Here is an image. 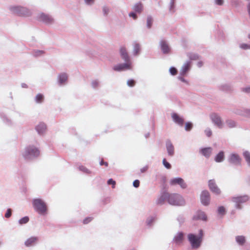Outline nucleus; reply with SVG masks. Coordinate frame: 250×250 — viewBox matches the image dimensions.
<instances>
[{
    "mask_svg": "<svg viewBox=\"0 0 250 250\" xmlns=\"http://www.w3.org/2000/svg\"><path fill=\"white\" fill-rule=\"evenodd\" d=\"M194 218L195 219H201L205 221L207 220V217L204 212L200 211L198 212L197 215Z\"/></svg>",
    "mask_w": 250,
    "mask_h": 250,
    "instance_id": "23",
    "label": "nucleus"
},
{
    "mask_svg": "<svg viewBox=\"0 0 250 250\" xmlns=\"http://www.w3.org/2000/svg\"><path fill=\"white\" fill-rule=\"evenodd\" d=\"M249 38L250 39V35L249 36Z\"/></svg>",
    "mask_w": 250,
    "mask_h": 250,
    "instance_id": "55",
    "label": "nucleus"
},
{
    "mask_svg": "<svg viewBox=\"0 0 250 250\" xmlns=\"http://www.w3.org/2000/svg\"><path fill=\"white\" fill-rule=\"evenodd\" d=\"M160 45L162 51L164 54H168L170 52V48L166 41H161L160 42Z\"/></svg>",
    "mask_w": 250,
    "mask_h": 250,
    "instance_id": "16",
    "label": "nucleus"
},
{
    "mask_svg": "<svg viewBox=\"0 0 250 250\" xmlns=\"http://www.w3.org/2000/svg\"><path fill=\"white\" fill-rule=\"evenodd\" d=\"M191 65L190 62H187L184 64L180 71V74L184 76L186 75L187 73L189 70Z\"/></svg>",
    "mask_w": 250,
    "mask_h": 250,
    "instance_id": "14",
    "label": "nucleus"
},
{
    "mask_svg": "<svg viewBox=\"0 0 250 250\" xmlns=\"http://www.w3.org/2000/svg\"><path fill=\"white\" fill-rule=\"evenodd\" d=\"M184 238V234L182 232H178L177 235L175 236L174 240L177 244H180L182 243Z\"/></svg>",
    "mask_w": 250,
    "mask_h": 250,
    "instance_id": "22",
    "label": "nucleus"
},
{
    "mask_svg": "<svg viewBox=\"0 0 250 250\" xmlns=\"http://www.w3.org/2000/svg\"><path fill=\"white\" fill-rule=\"evenodd\" d=\"M224 158V152L221 151L219 152L217 156L215 157V160L217 162H222Z\"/></svg>",
    "mask_w": 250,
    "mask_h": 250,
    "instance_id": "25",
    "label": "nucleus"
},
{
    "mask_svg": "<svg viewBox=\"0 0 250 250\" xmlns=\"http://www.w3.org/2000/svg\"><path fill=\"white\" fill-rule=\"evenodd\" d=\"M166 147L168 155L173 156L174 153V148L172 144L169 141L166 143Z\"/></svg>",
    "mask_w": 250,
    "mask_h": 250,
    "instance_id": "18",
    "label": "nucleus"
},
{
    "mask_svg": "<svg viewBox=\"0 0 250 250\" xmlns=\"http://www.w3.org/2000/svg\"><path fill=\"white\" fill-rule=\"evenodd\" d=\"M169 71L172 75H175L177 73V70L175 67H171Z\"/></svg>",
    "mask_w": 250,
    "mask_h": 250,
    "instance_id": "39",
    "label": "nucleus"
},
{
    "mask_svg": "<svg viewBox=\"0 0 250 250\" xmlns=\"http://www.w3.org/2000/svg\"><path fill=\"white\" fill-rule=\"evenodd\" d=\"M43 96L41 94H38L36 97V101L37 103H42L43 100Z\"/></svg>",
    "mask_w": 250,
    "mask_h": 250,
    "instance_id": "29",
    "label": "nucleus"
},
{
    "mask_svg": "<svg viewBox=\"0 0 250 250\" xmlns=\"http://www.w3.org/2000/svg\"><path fill=\"white\" fill-rule=\"evenodd\" d=\"M38 239L37 237H32L28 239L25 242V245L27 247H30L35 244L38 241Z\"/></svg>",
    "mask_w": 250,
    "mask_h": 250,
    "instance_id": "19",
    "label": "nucleus"
},
{
    "mask_svg": "<svg viewBox=\"0 0 250 250\" xmlns=\"http://www.w3.org/2000/svg\"><path fill=\"white\" fill-rule=\"evenodd\" d=\"M93 0H85L86 3H90L91 1H92Z\"/></svg>",
    "mask_w": 250,
    "mask_h": 250,
    "instance_id": "54",
    "label": "nucleus"
},
{
    "mask_svg": "<svg viewBox=\"0 0 250 250\" xmlns=\"http://www.w3.org/2000/svg\"><path fill=\"white\" fill-rule=\"evenodd\" d=\"M67 80V76L65 73L61 74L59 76V82L61 84L64 83Z\"/></svg>",
    "mask_w": 250,
    "mask_h": 250,
    "instance_id": "24",
    "label": "nucleus"
},
{
    "mask_svg": "<svg viewBox=\"0 0 250 250\" xmlns=\"http://www.w3.org/2000/svg\"><path fill=\"white\" fill-rule=\"evenodd\" d=\"M93 219V218L92 217H87L86 218H85L83 221V223L84 224H88V223H89L90 222H91Z\"/></svg>",
    "mask_w": 250,
    "mask_h": 250,
    "instance_id": "41",
    "label": "nucleus"
},
{
    "mask_svg": "<svg viewBox=\"0 0 250 250\" xmlns=\"http://www.w3.org/2000/svg\"><path fill=\"white\" fill-rule=\"evenodd\" d=\"M192 127V124L191 123L188 122L186 124L185 129L187 131H189Z\"/></svg>",
    "mask_w": 250,
    "mask_h": 250,
    "instance_id": "36",
    "label": "nucleus"
},
{
    "mask_svg": "<svg viewBox=\"0 0 250 250\" xmlns=\"http://www.w3.org/2000/svg\"><path fill=\"white\" fill-rule=\"evenodd\" d=\"M179 79L183 82H186V80L182 77H180Z\"/></svg>",
    "mask_w": 250,
    "mask_h": 250,
    "instance_id": "53",
    "label": "nucleus"
},
{
    "mask_svg": "<svg viewBox=\"0 0 250 250\" xmlns=\"http://www.w3.org/2000/svg\"><path fill=\"white\" fill-rule=\"evenodd\" d=\"M208 187L210 190L216 195L221 193V190L217 186L214 180H210L208 181Z\"/></svg>",
    "mask_w": 250,
    "mask_h": 250,
    "instance_id": "10",
    "label": "nucleus"
},
{
    "mask_svg": "<svg viewBox=\"0 0 250 250\" xmlns=\"http://www.w3.org/2000/svg\"><path fill=\"white\" fill-rule=\"evenodd\" d=\"M249 200V197L247 195L240 196L234 197L232 198V201L235 203L236 206L238 208H240V204L245 203Z\"/></svg>",
    "mask_w": 250,
    "mask_h": 250,
    "instance_id": "6",
    "label": "nucleus"
},
{
    "mask_svg": "<svg viewBox=\"0 0 250 250\" xmlns=\"http://www.w3.org/2000/svg\"><path fill=\"white\" fill-rule=\"evenodd\" d=\"M46 127L44 123H40L36 127V130L39 134H42L46 130Z\"/></svg>",
    "mask_w": 250,
    "mask_h": 250,
    "instance_id": "21",
    "label": "nucleus"
},
{
    "mask_svg": "<svg viewBox=\"0 0 250 250\" xmlns=\"http://www.w3.org/2000/svg\"><path fill=\"white\" fill-rule=\"evenodd\" d=\"M129 16L131 17H132L133 18L134 20H136L137 19V15H136L135 13H130L129 14Z\"/></svg>",
    "mask_w": 250,
    "mask_h": 250,
    "instance_id": "47",
    "label": "nucleus"
},
{
    "mask_svg": "<svg viewBox=\"0 0 250 250\" xmlns=\"http://www.w3.org/2000/svg\"><path fill=\"white\" fill-rule=\"evenodd\" d=\"M215 2L217 4L221 5L223 3V0H215Z\"/></svg>",
    "mask_w": 250,
    "mask_h": 250,
    "instance_id": "50",
    "label": "nucleus"
},
{
    "mask_svg": "<svg viewBox=\"0 0 250 250\" xmlns=\"http://www.w3.org/2000/svg\"><path fill=\"white\" fill-rule=\"evenodd\" d=\"M140 185V181L138 180H136L133 182V186L135 188H138Z\"/></svg>",
    "mask_w": 250,
    "mask_h": 250,
    "instance_id": "45",
    "label": "nucleus"
},
{
    "mask_svg": "<svg viewBox=\"0 0 250 250\" xmlns=\"http://www.w3.org/2000/svg\"><path fill=\"white\" fill-rule=\"evenodd\" d=\"M218 211L219 214L224 215L225 213V208L224 207L221 206L219 207Z\"/></svg>",
    "mask_w": 250,
    "mask_h": 250,
    "instance_id": "37",
    "label": "nucleus"
},
{
    "mask_svg": "<svg viewBox=\"0 0 250 250\" xmlns=\"http://www.w3.org/2000/svg\"><path fill=\"white\" fill-rule=\"evenodd\" d=\"M200 199L203 205L205 206L208 205L210 202V195L208 191L207 190L202 191Z\"/></svg>",
    "mask_w": 250,
    "mask_h": 250,
    "instance_id": "9",
    "label": "nucleus"
},
{
    "mask_svg": "<svg viewBox=\"0 0 250 250\" xmlns=\"http://www.w3.org/2000/svg\"><path fill=\"white\" fill-rule=\"evenodd\" d=\"M172 118L173 121L178 124L179 125L182 126L184 123V119L180 117L178 114L176 113H173L172 115Z\"/></svg>",
    "mask_w": 250,
    "mask_h": 250,
    "instance_id": "17",
    "label": "nucleus"
},
{
    "mask_svg": "<svg viewBox=\"0 0 250 250\" xmlns=\"http://www.w3.org/2000/svg\"><path fill=\"white\" fill-rule=\"evenodd\" d=\"M205 133L208 137H210L212 135V131L209 128H208L205 130Z\"/></svg>",
    "mask_w": 250,
    "mask_h": 250,
    "instance_id": "43",
    "label": "nucleus"
},
{
    "mask_svg": "<svg viewBox=\"0 0 250 250\" xmlns=\"http://www.w3.org/2000/svg\"><path fill=\"white\" fill-rule=\"evenodd\" d=\"M212 149L211 147H206L201 149L200 152L206 157H209L211 153Z\"/></svg>",
    "mask_w": 250,
    "mask_h": 250,
    "instance_id": "20",
    "label": "nucleus"
},
{
    "mask_svg": "<svg viewBox=\"0 0 250 250\" xmlns=\"http://www.w3.org/2000/svg\"><path fill=\"white\" fill-rule=\"evenodd\" d=\"M107 184L108 185H112V188H114L115 185H116V182L114 180H113L112 179H110L108 180Z\"/></svg>",
    "mask_w": 250,
    "mask_h": 250,
    "instance_id": "38",
    "label": "nucleus"
},
{
    "mask_svg": "<svg viewBox=\"0 0 250 250\" xmlns=\"http://www.w3.org/2000/svg\"><path fill=\"white\" fill-rule=\"evenodd\" d=\"M39 20L46 23H49L53 21V19L50 17L43 13L39 15Z\"/></svg>",
    "mask_w": 250,
    "mask_h": 250,
    "instance_id": "15",
    "label": "nucleus"
},
{
    "mask_svg": "<svg viewBox=\"0 0 250 250\" xmlns=\"http://www.w3.org/2000/svg\"><path fill=\"white\" fill-rule=\"evenodd\" d=\"M12 214V210L10 208H8L7 210L6 213L5 214V217L6 218H9Z\"/></svg>",
    "mask_w": 250,
    "mask_h": 250,
    "instance_id": "40",
    "label": "nucleus"
},
{
    "mask_svg": "<svg viewBox=\"0 0 250 250\" xmlns=\"http://www.w3.org/2000/svg\"><path fill=\"white\" fill-rule=\"evenodd\" d=\"M140 50V47L139 44H135L134 47V54L137 55L139 54Z\"/></svg>",
    "mask_w": 250,
    "mask_h": 250,
    "instance_id": "30",
    "label": "nucleus"
},
{
    "mask_svg": "<svg viewBox=\"0 0 250 250\" xmlns=\"http://www.w3.org/2000/svg\"><path fill=\"white\" fill-rule=\"evenodd\" d=\"M240 47L244 49H250V45L247 44L243 43L240 45Z\"/></svg>",
    "mask_w": 250,
    "mask_h": 250,
    "instance_id": "42",
    "label": "nucleus"
},
{
    "mask_svg": "<svg viewBox=\"0 0 250 250\" xmlns=\"http://www.w3.org/2000/svg\"><path fill=\"white\" fill-rule=\"evenodd\" d=\"M103 11L104 12V15H106L109 12V9L107 7H104L103 8Z\"/></svg>",
    "mask_w": 250,
    "mask_h": 250,
    "instance_id": "48",
    "label": "nucleus"
},
{
    "mask_svg": "<svg viewBox=\"0 0 250 250\" xmlns=\"http://www.w3.org/2000/svg\"><path fill=\"white\" fill-rule=\"evenodd\" d=\"M153 22V19L151 17H148L147 18V26L148 28L151 27Z\"/></svg>",
    "mask_w": 250,
    "mask_h": 250,
    "instance_id": "32",
    "label": "nucleus"
},
{
    "mask_svg": "<svg viewBox=\"0 0 250 250\" xmlns=\"http://www.w3.org/2000/svg\"><path fill=\"white\" fill-rule=\"evenodd\" d=\"M131 69V62H125V63H120L113 67V69L115 71H120L125 70Z\"/></svg>",
    "mask_w": 250,
    "mask_h": 250,
    "instance_id": "8",
    "label": "nucleus"
},
{
    "mask_svg": "<svg viewBox=\"0 0 250 250\" xmlns=\"http://www.w3.org/2000/svg\"><path fill=\"white\" fill-rule=\"evenodd\" d=\"M136 83L135 81L133 79L128 80L127 82V84L129 86L133 87Z\"/></svg>",
    "mask_w": 250,
    "mask_h": 250,
    "instance_id": "35",
    "label": "nucleus"
},
{
    "mask_svg": "<svg viewBox=\"0 0 250 250\" xmlns=\"http://www.w3.org/2000/svg\"><path fill=\"white\" fill-rule=\"evenodd\" d=\"M142 8H143L142 4L141 3H139V4H136L134 6V9L136 12L140 13L142 10Z\"/></svg>",
    "mask_w": 250,
    "mask_h": 250,
    "instance_id": "28",
    "label": "nucleus"
},
{
    "mask_svg": "<svg viewBox=\"0 0 250 250\" xmlns=\"http://www.w3.org/2000/svg\"><path fill=\"white\" fill-rule=\"evenodd\" d=\"M203 236V232L201 229L200 230L199 234L197 236L193 234H189L188 235V241L193 248H198L200 247L202 241Z\"/></svg>",
    "mask_w": 250,
    "mask_h": 250,
    "instance_id": "2",
    "label": "nucleus"
},
{
    "mask_svg": "<svg viewBox=\"0 0 250 250\" xmlns=\"http://www.w3.org/2000/svg\"><path fill=\"white\" fill-rule=\"evenodd\" d=\"M40 154L39 150L34 146L27 147L23 154L25 159H29L31 156H38Z\"/></svg>",
    "mask_w": 250,
    "mask_h": 250,
    "instance_id": "4",
    "label": "nucleus"
},
{
    "mask_svg": "<svg viewBox=\"0 0 250 250\" xmlns=\"http://www.w3.org/2000/svg\"><path fill=\"white\" fill-rule=\"evenodd\" d=\"M243 91L247 93H250V87L243 88Z\"/></svg>",
    "mask_w": 250,
    "mask_h": 250,
    "instance_id": "52",
    "label": "nucleus"
},
{
    "mask_svg": "<svg viewBox=\"0 0 250 250\" xmlns=\"http://www.w3.org/2000/svg\"><path fill=\"white\" fill-rule=\"evenodd\" d=\"M164 200H167L170 204L175 206H183L185 203L183 197L178 194L164 193L158 200L157 203L158 204H162L163 203Z\"/></svg>",
    "mask_w": 250,
    "mask_h": 250,
    "instance_id": "1",
    "label": "nucleus"
},
{
    "mask_svg": "<svg viewBox=\"0 0 250 250\" xmlns=\"http://www.w3.org/2000/svg\"><path fill=\"white\" fill-rule=\"evenodd\" d=\"M236 242L241 245H243L246 242V239L243 236H237L236 237Z\"/></svg>",
    "mask_w": 250,
    "mask_h": 250,
    "instance_id": "26",
    "label": "nucleus"
},
{
    "mask_svg": "<svg viewBox=\"0 0 250 250\" xmlns=\"http://www.w3.org/2000/svg\"><path fill=\"white\" fill-rule=\"evenodd\" d=\"M243 155L246 162L248 163V165L250 166V153L248 151H245L244 152Z\"/></svg>",
    "mask_w": 250,
    "mask_h": 250,
    "instance_id": "27",
    "label": "nucleus"
},
{
    "mask_svg": "<svg viewBox=\"0 0 250 250\" xmlns=\"http://www.w3.org/2000/svg\"><path fill=\"white\" fill-rule=\"evenodd\" d=\"M170 184L172 186L179 185L182 188H185L187 187L186 184L181 178H176L171 179L170 181Z\"/></svg>",
    "mask_w": 250,
    "mask_h": 250,
    "instance_id": "11",
    "label": "nucleus"
},
{
    "mask_svg": "<svg viewBox=\"0 0 250 250\" xmlns=\"http://www.w3.org/2000/svg\"><path fill=\"white\" fill-rule=\"evenodd\" d=\"M29 218L27 216L24 217L20 220L19 223L20 224H26L29 221Z\"/></svg>",
    "mask_w": 250,
    "mask_h": 250,
    "instance_id": "31",
    "label": "nucleus"
},
{
    "mask_svg": "<svg viewBox=\"0 0 250 250\" xmlns=\"http://www.w3.org/2000/svg\"><path fill=\"white\" fill-rule=\"evenodd\" d=\"M80 169L85 173H90V171L88 169H87L86 167H80Z\"/></svg>",
    "mask_w": 250,
    "mask_h": 250,
    "instance_id": "44",
    "label": "nucleus"
},
{
    "mask_svg": "<svg viewBox=\"0 0 250 250\" xmlns=\"http://www.w3.org/2000/svg\"><path fill=\"white\" fill-rule=\"evenodd\" d=\"M229 161L230 163L239 165L241 163V159L238 155L232 154L230 155Z\"/></svg>",
    "mask_w": 250,
    "mask_h": 250,
    "instance_id": "13",
    "label": "nucleus"
},
{
    "mask_svg": "<svg viewBox=\"0 0 250 250\" xmlns=\"http://www.w3.org/2000/svg\"><path fill=\"white\" fill-rule=\"evenodd\" d=\"M100 165L103 166L104 165L105 167L108 166V163L106 162H104L103 160H101L100 162Z\"/></svg>",
    "mask_w": 250,
    "mask_h": 250,
    "instance_id": "49",
    "label": "nucleus"
},
{
    "mask_svg": "<svg viewBox=\"0 0 250 250\" xmlns=\"http://www.w3.org/2000/svg\"><path fill=\"white\" fill-rule=\"evenodd\" d=\"M189 58L191 60H196V59H197L198 57L196 55H193L189 56Z\"/></svg>",
    "mask_w": 250,
    "mask_h": 250,
    "instance_id": "51",
    "label": "nucleus"
},
{
    "mask_svg": "<svg viewBox=\"0 0 250 250\" xmlns=\"http://www.w3.org/2000/svg\"><path fill=\"white\" fill-rule=\"evenodd\" d=\"M210 119L212 122L219 128H222L223 126V123L222 121L221 118L217 113H212L210 115Z\"/></svg>",
    "mask_w": 250,
    "mask_h": 250,
    "instance_id": "5",
    "label": "nucleus"
},
{
    "mask_svg": "<svg viewBox=\"0 0 250 250\" xmlns=\"http://www.w3.org/2000/svg\"><path fill=\"white\" fill-rule=\"evenodd\" d=\"M227 125L230 128L233 127L235 125V122L233 121H231V120L227 121Z\"/></svg>",
    "mask_w": 250,
    "mask_h": 250,
    "instance_id": "34",
    "label": "nucleus"
},
{
    "mask_svg": "<svg viewBox=\"0 0 250 250\" xmlns=\"http://www.w3.org/2000/svg\"><path fill=\"white\" fill-rule=\"evenodd\" d=\"M163 164L164 166L167 169H170L171 167L170 164L168 163L165 158L163 160Z\"/></svg>",
    "mask_w": 250,
    "mask_h": 250,
    "instance_id": "33",
    "label": "nucleus"
},
{
    "mask_svg": "<svg viewBox=\"0 0 250 250\" xmlns=\"http://www.w3.org/2000/svg\"><path fill=\"white\" fill-rule=\"evenodd\" d=\"M148 168V166H145V167H142V168H141V169H140L141 172L142 173H144L147 170Z\"/></svg>",
    "mask_w": 250,
    "mask_h": 250,
    "instance_id": "46",
    "label": "nucleus"
},
{
    "mask_svg": "<svg viewBox=\"0 0 250 250\" xmlns=\"http://www.w3.org/2000/svg\"><path fill=\"white\" fill-rule=\"evenodd\" d=\"M13 12L20 16H28L29 15V12L25 7H14L12 8Z\"/></svg>",
    "mask_w": 250,
    "mask_h": 250,
    "instance_id": "7",
    "label": "nucleus"
},
{
    "mask_svg": "<svg viewBox=\"0 0 250 250\" xmlns=\"http://www.w3.org/2000/svg\"><path fill=\"white\" fill-rule=\"evenodd\" d=\"M120 54L121 57L125 62H131L126 49L124 46H122L120 48Z\"/></svg>",
    "mask_w": 250,
    "mask_h": 250,
    "instance_id": "12",
    "label": "nucleus"
},
{
    "mask_svg": "<svg viewBox=\"0 0 250 250\" xmlns=\"http://www.w3.org/2000/svg\"><path fill=\"white\" fill-rule=\"evenodd\" d=\"M33 207L39 213L44 215L46 213L47 208L46 204L41 199H35L33 201Z\"/></svg>",
    "mask_w": 250,
    "mask_h": 250,
    "instance_id": "3",
    "label": "nucleus"
}]
</instances>
